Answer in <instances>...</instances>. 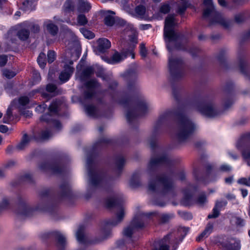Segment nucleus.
<instances>
[{
  "mask_svg": "<svg viewBox=\"0 0 250 250\" xmlns=\"http://www.w3.org/2000/svg\"><path fill=\"white\" fill-rule=\"evenodd\" d=\"M172 217V215L163 214L160 217V220L161 222L165 223L167 222Z\"/></svg>",
  "mask_w": 250,
  "mask_h": 250,
  "instance_id": "37",
  "label": "nucleus"
},
{
  "mask_svg": "<svg viewBox=\"0 0 250 250\" xmlns=\"http://www.w3.org/2000/svg\"><path fill=\"white\" fill-rule=\"evenodd\" d=\"M32 2L28 0H25L22 2V9L24 10H32Z\"/></svg>",
  "mask_w": 250,
  "mask_h": 250,
  "instance_id": "28",
  "label": "nucleus"
},
{
  "mask_svg": "<svg viewBox=\"0 0 250 250\" xmlns=\"http://www.w3.org/2000/svg\"><path fill=\"white\" fill-rule=\"evenodd\" d=\"M157 182L162 186L163 192L164 193L170 191L173 187L171 180L167 177L160 178L157 180Z\"/></svg>",
  "mask_w": 250,
  "mask_h": 250,
  "instance_id": "9",
  "label": "nucleus"
},
{
  "mask_svg": "<svg viewBox=\"0 0 250 250\" xmlns=\"http://www.w3.org/2000/svg\"><path fill=\"white\" fill-rule=\"evenodd\" d=\"M12 116V109L11 107H9L6 112V114H5L4 118H3V122L5 123H8L9 120L11 119Z\"/></svg>",
  "mask_w": 250,
  "mask_h": 250,
  "instance_id": "31",
  "label": "nucleus"
},
{
  "mask_svg": "<svg viewBox=\"0 0 250 250\" xmlns=\"http://www.w3.org/2000/svg\"><path fill=\"white\" fill-rule=\"evenodd\" d=\"M155 213V212H150L146 215H143L140 218H135L133 220L131 225L124 230V235L127 237H130L134 230L142 229L145 227V225L144 222L146 218L149 217L150 215Z\"/></svg>",
  "mask_w": 250,
  "mask_h": 250,
  "instance_id": "5",
  "label": "nucleus"
},
{
  "mask_svg": "<svg viewBox=\"0 0 250 250\" xmlns=\"http://www.w3.org/2000/svg\"><path fill=\"white\" fill-rule=\"evenodd\" d=\"M50 136H51V134H50V132H49L48 131H44L42 133L41 138L42 139H44V140L47 139Z\"/></svg>",
  "mask_w": 250,
  "mask_h": 250,
  "instance_id": "50",
  "label": "nucleus"
},
{
  "mask_svg": "<svg viewBox=\"0 0 250 250\" xmlns=\"http://www.w3.org/2000/svg\"><path fill=\"white\" fill-rule=\"evenodd\" d=\"M19 102L20 104L21 105L23 106V105L27 104L29 103V100L27 97L23 96V97H21L19 99Z\"/></svg>",
  "mask_w": 250,
  "mask_h": 250,
  "instance_id": "39",
  "label": "nucleus"
},
{
  "mask_svg": "<svg viewBox=\"0 0 250 250\" xmlns=\"http://www.w3.org/2000/svg\"><path fill=\"white\" fill-rule=\"evenodd\" d=\"M29 141V140L28 136L26 134H24L21 143L17 146V148L20 150L23 149L28 144Z\"/></svg>",
  "mask_w": 250,
  "mask_h": 250,
  "instance_id": "22",
  "label": "nucleus"
},
{
  "mask_svg": "<svg viewBox=\"0 0 250 250\" xmlns=\"http://www.w3.org/2000/svg\"><path fill=\"white\" fill-rule=\"evenodd\" d=\"M203 3L206 7L203 16L204 17L211 16L209 21L210 24L218 23L225 28L229 26V21L226 20L220 13L214 10L212 0H204Z\"/></svg>",
  "mask_w": 250,
  "mask_h": 250,
  "instance_id": "3",
  "label": "nucleus"
},
{
  "mask_svg": "<svg viewBox=\"0 0 250 250\" xmlns=\"http://www.w3.org/2000/svg\"><path fill=\"white\" fill-rule=\"evenodd\" d=\"M236 224L238 225H243V220L239 218H237L236 219Z\"/></svg>",
  "mask_w": 250,
  "mask_h": 250,
  "instance_id": "57",
  "label": "nucleus"
},
{
  "mask_svg": "<svg viewBox=\"0 0 250 250\" xmlns=\"http://www.w3.org/2000/svg\"><path fill=\"white\" fill-rule=\"evenodd\" d=\"M56 237L58 243L61 245H63L65 242V239L63 236L59 232H56Z\"/></svg>",
  "mask_w": 250,
  "mask_h": 250,
  "instance_id": "41",
  "label": "nucleus"
},
{
  "mask_svg": "<svg viewBox=\"0 0 250 250\" xmlns=\"http://www.w3.org/2000/svg\"><path fill=\"white\" fill-rule=\"evenodd\" d=\"M90 5L89 3L87 2H85L83 0H81L79 1V8L82 11H88L90 9Z\"/></svg>",
  "mask_w": 250,
  "mask_h": 250,
  "instance_id": "21",
  "label": "nucleus"
},
{
  "mask_svg": "<svg viewBox=\"0 0 250 250\" xmlns=\"http://www.w3.org/2000/svg\"><path fill=\"white\" fill-rule=\"evenodd\" d=\"M167 239V237L164 238V239L160 242L156 244L151 250H169L168 246L166 243V240Z\"/></svg>",
  "mask_w": 250,
  "mask_h": 250,
  "instance_id": "14",
  "label": "nucleus"
},
{
  "mask_svg": "<svg viewBox=\"0 0 250 250\" xmlns=\"http://www.w3.org/2000/svg\"><path fill=\"white\" fill-rule=\"evenodd\" d=\"M207 201L206 197L205 195H200L198 199L197 203L200 205H203L204 203H205Z\"/></svg>",
  "mask_w": 250,
  "mask_h": 250,
  "instance_id": "45",
  "label": "nucleus"
},
{
  "mask_svg": "<svg viewBox=\"0 0 250 250\" xmlns=\"http://www.w3.org/2000/svg\"><path fill=\"white\" fill-rule=\"evenodd\" d=\"M207 237L205 234H203V232H202L198 237H197L196 240L197 241H200L202 240L203 237Z\"/></svg>",
  "mask_w": 250,
  "mask_h": 250,
  "instance_id": "59",
  "label": "nucleus"
},
{
  "mask_svg": "<svg viewBox=\"0 0 250 250\" xmlns=\"http://www.w3.org/2000/svg\"><path fill=\"white\" fill-rule=\"evenodd\" d=\"M235 20L237 22L239 23L243 21V18L240 15H237L235 16Z\"/></svg>",
  "mask_w": 250,
  "mask_h": 250,
  "instance_id": "56",
  "label": "nucleus"
},
{
  "mask_svg": "<svg viewBox=\"0 0 250 250\" xmlns=\"http://www.w3.org/2000/svg\"><path fill=\"white\" fill-rule=\"evenodd\" d=\"M81 31L83 36L87 39H92L94 37V34L89 30L82 28Z\"/></svg>",
  "mask_w": 250,
  "mask_h": 250,
  "instance_id": "29",
  "label": "nucleus"
},
{
  "mask_svg": "<svg viewBox=\"0 0 250 250\" xmlns=\"http://www.w3.org/2000/svg\"><path fill=\"white\" fill-rule=\"evenodd\" d=\"M64 9L66 12H70L74 9V4L70 0H67L64 4Z\"/></svg>",
  "mask_w": 250,
  "mask_h": 250,
  "instance_id": "23",
  "label": "nucleus"
},
{
  "mask_svg": "<svg viewBox=\"0 0 250 250\" xmlns=\"http://www.w3.org/2000/svg\"><path fill=\"white\" fill-rule=\"evenodd\" d=\"M115 21V19L114 16L110 15H106L104 19V22L107 26H112Z\"/></svg>",
  "mask_w": 250,
  "mask_h": 250,
  "instance_id": "19",
  "label": "nucleus"
},
{
  "mask_svg": "<svg viewBox=\"0 0 250 250\" xmlns=\"http://www.w3.org/2000/svg\"><path fill=\"white\" fill-rule=\"evenodd\" d=\"M218 2L220 5L222 6H225L226 5L225 0H218Z\"/></svg>",
  "mask_w": 250,
  "mask_h": 250,
  "instance_id": "61",
  "label": "nucleus"
},
{
  "mask_svg": "<svg viewBox=\"0 0 250 250\" xmlns=\"http://www.w3.org/2000/svg\"><path fill=\"white\" fill-rule=\"evenodd\" d=\"M176 24L174 16L169 15L165 20L164 27V37L167 42V48L169 52L171 51V46L174 44V41L177 38V35L173 30Z\"/></svg>",
  "mask_w": 250,
  "mask_h": 250,
  "instance_id": "4",
  "label": "nucleus"
},
{
  "mask_svg": "<svg viewBox=\"0 0 250 250\" xmlns=\"http://www.w3.org/2000/svg\"><path fill=\"white\" fill-rule=\"evenodd\" d=\"M78 24L80 25H84L87 23V20L84 15L80 14L77 18Z\"/></svg>",
  "mask_w": 250,
  "mask_h": 250,
  "instance_id": "27",
  "label": "nucleus"
},
{
  "mask_svg": "<svg viewBox=\"0 0 250 250\" xmlns=\"http://www.w3.org/2000/svg\"><path fill=\"white\" fill-rule=\"evenodd\" d=\"M140 54L143 57H146L147 55V50L144 43L140 44Z\"/></svg>",
  "mask_w": 250,
  "mask_h": 250,
  "instance_id": "40",
  "label": "nucleus"
},
{
  "mask_svg": "<svg viewBox=\"0 0 250 250\" xmlns=\"http://www.w3.org/2000/svg\"><path fill=\"white\" fill-rule=\"evenodd\" d=\"M155 189V186H153L151 184L149 185V189L150 190H154Z\"/></svg>",
  "mask_w": 250,
  "mask_h": 250,
  "instance_id": "64",
  "label": "nucleus"
},
{
  "mask_svg": "<svg viewBox=\"0 0 250 250\" xmlns=\"http://www.w3.org/2000/svg\"><path fill=\"white\" fill-rule=\"evenodd\" d=\"M38 62L42 68H44L46 65V55L43 53H41L37 59Z\"/></svg>",
  "mask_w": 250,
  "mask_h": 250,
  "instance_id": "20",
  "label": "nucleus"
},
{
  "mask_svg": "<svg viewBox=\"0 0 250 250\" xmlns=\"http://www.w3.org/2000/svg\"><path fill=\"white\" fill-rule=\"evenodd\" d=\"M22 26L23 28L21 29L18 32L17 35L21 40L24 41L28 38L29 32L27 29H25L26 27H24L22 25Z\"/></svg>",
  "mask_w": 250,
  "mask_h": 250,
  "instance_id": "16",
  "label": "nucleus"
},
{
  "mask_svg": "<svg viewBox=\"0 0 250 250\" xmlns=\"http://www.w3.org/2000/svg\"><path fill=\"white\" fill-rule=\"evenodd\" d=\"M85 111L89 115H93L95 113V108L93 106H87L85 108Z\"/></svg>",
  "mask_w": 250,
  "mask_h": 250,
  "instance_id": "42",
  "label": "nucleus"
},
{
  "mask_svg": "<svg viewBox=\"0 0 250 250\" xmlns=\"http://www.w3.org/2000/svg\"><path fill=\"white\" fill-rule=\"evenodd\" d=\"M242 194L243 197H245L248 195V191L246 189H241Z\"/></svg>",
  "mask_w": 250,
  "mask_h": 250,
  "instance_id": "60",
  "label": "nucleus"
},
{
  "mask_svg": "<svg viewBox=\"0 0 250 250\" xmlns=\"http://www.w3.org/2000/svg\"><path fill=\"white\" fill-rule=\"evenodd\" d=\"M96 85H97L96 82L94 80L88 81L86 83V86L88 88L94 87L96 86Z\"/></svg>",
  "mask_w": 250,
  "mask_h": 250,
  "instance_id": "47",
  "label": "nucleus"
},
{
  "mask_svg": "<svg viewBox=\"0 0 250 250\" xmlns=\"http://www.w3.org/2000/svg\"><path fill=\"white\" fill-rule=\"evenodd\" d=\"M188 3L184 2L182 6H180L179 7L178 11V12L180 14L183 13L185 12V11L186 10V9H187V8L188 7Z\"/></svg>",
  "mask_w": 250,
  "mask_h": 250,
  "instance_id": "49",
  "label": "nucleus"
},
{
  "mask_svg": "<svg viewBox=\"0 0 250 250\" xmlns=\"http://www.w3.org/2000/svg\"><path fill=\"white\" fill-rule=\"evenodd\" d=\"M181 217L186 220L191 219L192 217V216L191 213L183 212L181 213Z\"/></svg>",
  "mask_w": 250,
  "mask_h": 250,
  "instance_id": "48",
  "label": "nucleus"
},
{
  "mask_svg": "<svg viewBox=\"0 0 250 250\" xmlns=\"http://www.w3.org/2000/svg\"><path fill=\"white\" fill-rule=\"evenodd\" d=\"M238 182L240 184L250 186V182L249 179H247L245 178H241L238 180Z\"/></svg>",
  "mask_w": 250,
  "mask_h": 250,
  "instance_id": "43",
  "label": "nucleus"
},
{
  "mask_svg": "<svg viewBox=\"0 0 250 250\" xmlns=\"http://www.w3.org/2000/svg\"><path fill=\"white\" fill-rule=\"evenodd\" d=\"M220 214V210L214 207V208L213 209V211L211 214H210L208 215V217L209 219L211 218H215L217 217Z\"/></svg>",
  "mask_w": 250,
  "mask_h": 250,
  "instance_id": "33",
  "label": "nucleus"
},
{
  "mask_svg": "<svg viewBox=\"0 0 250 250\" xmlns=\"http://www.w3.org/2000/svg\"><path fill=\"white\" fill-rule=\"evenodd\" d=\"M46 105L43 104L42 105H40L36 107V110L39 112L44 111Z\"/></svg>",
  "mask_w": 250,
  "mask_h": 250,
  "instance_id": "53",
  "label": "nucleus"
},
{
  "mask_svg": "<svg viewBox=\"0 0 250 250\" xmlns=\"http://www.w3.org/2000/svg\"><path fill=\"white\" fill-rule=\"evenodd\" d=\"M146 7L143 5H139L137 6L135 9V12L136 14L138 16H143L146 13Z\"/></svg>",
  "mask_w": 250,
  "mask_h": 250,
  "instance_id": "25",
  "label": "nucleus"
},
{
  "mask_svg": "<svg viewBox=\"0 0 250 250\" xmlns=\"http://www.w3.org/2000/svg\"><path fill=\"white\" fill-rule=\"evenodd\" d=\"M83 228L81 227L77 232L76 237L78 241L83 242L84 240V235L83 234Z\"/></svg>",
  "mask_w": 250,
  "mask_h": 250,
  "instance_id": "26",
  "label": "nucleus"
},
{
  "mask_svg": "<svg viewBox=\"0 0 250 250\" xmlns=\"http://www.w3.org/2000/svg\"><path fill=\"white\" fill-rule=\"evenodd\" d=\"M8 130V127L4 125H0V132L2 133H6Z\"/></svg>",
  "mask_w": 250,
  "mask_h": 250,
  "instance_id": "55",
  "label": "nucleus"
},
{
  "mask_svg": "<svg viewBox=\"0 0 250 250\" xmlns=\"http://www.w3.org/2000/svg\"><path fill=\"white\" fill-rule=\"evenodd\" d=\"M93 73V69L91 67H88L84 69L80 77L81 81L83 80L85 77L89 76L91 74Z\"/></svg>",
  "mask_w": 250,
  "mask_h": 250,
  "instance_id": "24",
  "label": "nucleus"
},
{
  "mask_svg": "<svg viewBox=\"0 0 250 250\" xmlns=\"http://www.w3.org/2000/svg\"><path fill=\"white\" fill-rule=\"evenodd\" d=\"M106 206L108 208H111L114 207L118 208V211L117 214L118 222H120L124 217V209L122 206H120L117 200L112 199H108L105 202Z\"/></svg>",
  "mask_w": 250,
  "mask_h": 250,
  "instance_id": "8",
  "label": "nucleus"
},
{
  "mask_svg": "<svg viewBox=\"0 0 250 250\" xmlns=\"http://www.w3.org/2000/svg\"><path fill=\"white\" fill-rule=\"evenodd\" d=\"M170 7L168 4L163 3L160 7V12L162 13L166 14L169 12Z\"/></svg>",
  "mask_w": 250,
  "mask_h": 250,
  "instance_id": "30",
  "label": "nucleus"
},
{
  "mask_svg": "<svg viewBox=\"0 0 250 250\" xmlns=\"http://www.w3.org/2000/svg\"><path fill=\"white\" fill-rule=\"evenodd\" d=\"M3 74L8 79L12 78L16 75V73L14 72L7 69L3 70Z\"/></svg>",
  "mask_w": 250,
  "mask_h": 250,
  "instance_id": "34",
  "label": "nucleus"
},
{
  "mask_svg": "<svg viewBox=\"0 0 250 250\" xmlns=\"http://www.w3.org/2000/svg\"><path fill=\"white\" fill-rule=\"evenodd\" d=\"M164 158H159L157 159H152L149 164V167H152L154 166L163 161Z\"/></svg>",
  "mask_w": 250,
  "mask_h": 250,
  "instance_id": "36",
  "label": "nucleus"
},
{
  "mask_svg": "<svg viewBox=\"0 0 250 250\" xmlns=\"http://www.w3.org/2000/svg\"><path fill=\"white\" fill-rule=\"evenodd\" d=\"M213 225L212 224L208 223L204 231L203 232V234H205L207 236H208L212 231Z\"/></svg>",
  "mask_w": 250,
  "mask_h": 250,
  "instance_id": "32",
  "label": "nucleus"
},
{
  "mask_svg": "<svg viewBox=\"0 0 250 250\" xmlns=\"http://www.w3.org/2000/svg\"><path fill=\"white\" fill-rule=\"evenodd\" d=\"M126 118L128 122H130L131 121V115L130 113H128L126 114Z\"/></svg>",
  "mask_w": 250,
  "mask_h": 250,
  "instance_id": "63",
  "label": "nucleus"
},
{
  "mask_svg": "<svg viewBox=\"0 0 250 250\" xmlns=\"http://www.w3.org/2000/svg\"><path fill=\"white\" fill-rule=\"evenodd\" d=\"M43 25L47 31L52 35L54 36L57 34L58 31V27L51 21H45Z\"/></svg>",
  "mask_w": 250,
  "mask_h": 250,
  "instance_id": "13",
  "label": "nucleus"
},
{
  "mask_svg": "<svg viewBox=\"0 0 250 250\" xmlns=\"http://www.w3.org/2000/svg\"><path fill=\"white\" fill-rule=\"evenodd\" d=\"M195 129L194 125L189 119L185 115H179L175 132L179 141H183L188 138L194 132Z\"/></svg>",
  "mask_w": 250,
  "mask_h": 250,
  "instance_id": "1",
  "label": "nucleus"
},
{
  "mask_svg": "<svg viewBox=\"0 0 250 250\" xmlns=\"http://www.w3.org/2000/svg\"><path fill=\"white\" fill-rule=\"evenodd\" d=\"M46 90L49 92H55L58 94V92L56 91L57 87L55 85L53 84H48L46 86Z\"/></svg>",
  "mask_w": 250,
  "mask_h": 250,
  "instance_id": "38",
  "label": "nucleus"
},
{
  "mask_svg": "<svg viewBox=\"0 0 250 250\" xmlns=\"http://www.w3.org/2000/svg\"><path fill=\"white\" fill-rule=\"evenodd\" d=\"M8 205V202L7 200L4 199L0 205V209L6 208Z\"/></svg>",
  "mask_w": 250,
  "mask_h": 250,
  "instance_id": "54",
  "label": "nucleus"
},
{
  "mask_svg": "<svg viewBox=\"0 0 250 250\" xmlns=\"http://www.w3.org/2000/svg\"><path fill=\"white\" fill-rule=\"evenodd\" d=\"M21 25L24 27H27V28H30L32 32L34 33H37L40 31V27L38 25L33 23H29L28 22H23Z\"/></svg>",
  "mask_w": 250,
  "mask_h": 250,
  "instance_id": "17",
  "label": "nucleus"
},
{
  "mask_svg": "<svg viewBox=\"0 0 250 250\" xmlns=\"http://www.w3.org/2000/svg\"><path fill=\"white\" fill-rule=\"evenodd\" d=\"M196 108L201 114L208 117H213L217 115L212 104L208 102L200 104Z\"/></svg>",
  "mask_w": 250,
  "mask_h": 250,
  "instance_id": "7",
  "label": "nucleus"
},
{
  "mask_svg": "<svg viewBox=\"0 0 250 250\" xmlns=\"http://www.w3.org/2000/svg\"><path fill=\"white\" fill-rule=\"evenodd\" d=\"M7 62V57L5 55L0 56V66H3L5 65Z\"/></svg>",
  "mask_w": 250,
  "mask_h": 250,
  "instance_id": "44",
  "label": "nucleus"
},
{
  "mask_svg": "<svg viewBox=\"0 0 250 250\" xmlns=\"http://www.w3.org/2000/svg\"><path fill=\"white\" fill-rule=\"evenodd\" d=\"M227 203L226 201H217L215 207L220 210L222 207L226 206Z\"/></svg>",
  "mask_w": 250,
  "mask_h": 250,
  "instance_id": "46",
  "label": "nucleus"
},
{
  "mask_svg": "<svg viewBox=\"0 0 250 250\" xmlns=\"http://www.w3.org/2000/svg\"><path fill=\"white\" fill-rule=\"evenodd\" d=\"M137 42V36L135 34H133L129 37L128 42H122V45L124 51L121 54L117 52H115L110 59L107 60V62L109 63H118L125 59L129 55H131L132 59H134L135 54L133 49Z\"/></svg>",
  "mask_w": 250,
  "mask_h": 250,
  "instance_id": "2",
  "label": "nucleus"
},
{
  "mask_svg": "<svg viewBox=\"0 0 250 250\" xmlns=\"http://www.w3.org/2000/svg\"><path fill=\"white\" fill-rule=\"evenodd\" d=\"M70 50L66 53V63L73 64V61L78 60L80 55L81 47L79 42H73L69 43Z\"/></svg>",
  "mask_w": 250,
  "mask_h": 250,
  "instance_id": "6",
  "label": "nucleus"
},
{
  "mask_svg": "<svg viewBox=\"0 0 250 250\" xmlns=\"http://www.w3.org/2000/svg\"><path fill=\"white\" fill-rule=\"evenodd\" d=\"M97 49L100 52H104L111 47V43L109 40L105 38L100 39L98 41Z\"/></svg>",
  "mask_w": 250,
  "mask_h": 250,
  "instance_id": "12",
  "label": "nucleus"
},
{
  "mask_svg": "<svg viewBox=\"0 0 250 250\" xmlns=\"http://www.w3.org/2000/svg\"><path fill=\"white\" fill-rule=\"evenodd\" d=\"M60 105V103L58 101H54L50 105L49 107V110L50 112V114H45L43 115L41 120L42 121L46 122L47 123L49 122L50 120V117L51 116V114L52 113H56L58 111V108L59 105Z\"/></svg>",
  "mask_w": 250,
  "mask_h": 250,
  "instance_id": "10",
  "label": "nucleus"
},
{
  "mask_svg": "<svg viewBox=\"0 0 250 250\" xmlns=\"http://www.w3.org/2000/svg\"><path fill=\"white\" fill-rule=\"evenodd\" d=\"M232 177H228L225 179V182L227 183L230 184L232 182Z\"/></svg>",
  "mask_w": 250,
  "mask_h": 250,
  "instance_id": "62",
  "label": "nucleus"
},
{
  "mask_svg": "<svg viewBox=\"0 0 250 250\" xmlns=\"http://www.w3.org/2000/svg\"><path fill=\"white\" fill-rule=\"evenodd\" d=\"M182 61L179 59H172L169 58V67L170 71H171L173 69L178 67L182 64Z\"/></svg>",
  "mask_w": 250,
  "mask_h": 250,
  "instance_id": "15",
  "label": "nucleus"
},
{
  "mask_svg": "<svg viewBox=\"0 0 250 250\" xmlns=\"http://www.w3.org/2000/svg\"><path fill=\"white\" fill-rule=\"evenodd\" d=\"M240 241L238 240H234L233 242L230 243L228 247V250H240Z\"/></svg>",
  "mask_w": 250,
  "mask_h": 250,
  "instance_id": "18",
  "label": "nucleus"
},
{
  "mask_svg": "<svg viewBox=\"0 0 250 250\" xmlns=\"http://www.w3.org/2000/svg\"><path fill=\"white\" fill-rule=\"evenodd\" d=\"M220 169L223 171H229L231 169V167L230 166L228 165H222L220 167Z\"/></svg>",
  "mask_w": 250,
  "mask_h": 250,
  "instance_id": "51",
  "label": "nucleus"
},
{
  "mask_svg": "<svg viewBox=\"0 0 250 250\" xmlns=\"http://www.w3.org/2000/svg\"><path fill=\"white\" fill-rule=\"evenodd\" d=\"M64 70L61 72L59 76V79L63 83L68 81L74 71V68L70 65H65Z\"/></svg>",
  "mask_w": 250,
  "mask_h": 250,
  "instance_id": "11",
  "label": "nucleus"
},
{
  "mask_svg": "<svg viewBox=\"0 0 250 250\" xmlns=\"http://www.w3.org/2000/svg\"><path fill=\"white\" fill-rule=\"evenodd\" d=\"M47 57L48 62H52L55 59V52L52 50L49 51L48 52Z\"/></svg>",
  "mask_w": 250,
  "mask_h": 250,
  "instance_id": "35",
  "label": "nucleus"
},
{
  "mask_svg": "<svg viewBox=\"0 0 250 250\" xmlns=\"http://www.w3.org/2000/svg\"><path fill=\"white\" fill-rule=\"evenodd\" d=\"M243 157L245 159H248L250 158V150H247L243 152Z\"/></svg>",
  "mask_w": 250,
  "mask_h": 250,
  "instance_id": "52",
  "label": "nucleus"
},
{
  "mask_svg": "<svg viewBox=\"0 0 250 250\" xmlns=\"http://www.w3.org/2000/svg\"><path fill=\"white\" fill-rule=\"evenodd\" d=\"M93 94V92L90 90L89 92H87L85 93V96L87 98H89L92 96Z\"/></svg>",
  "mask_w": 250,
  "mask_h": 250,
  "instance_id": "58",
  "label": "nucleus"
}]
</instances>
